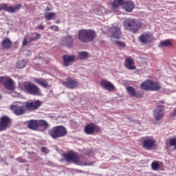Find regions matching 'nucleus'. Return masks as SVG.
<instances>
[{"instance_id": "nucleus-1", "label": "nucleus", "mask_w": 176, "mask_h": 176, "mask_svg": "<svg viewBox=\"0 0 176 176\" xmlns=\"http://www.w3.org/2000/svg\"><path fill=\"white\" fill-rule=\"evenodd\" d=\"M78 38L83 43H89L96 38V32L91 29H82L79 30Z\"/></svg>"}, {"instance_id": "nucleus-2", "label": "nucleus", "mask_w": 176, "mask_h": 176, "mask_svg": "<svg viewBox=\"0 0 176 176\" xmlns=\"http://www.w3.org/2000/svg\"><path fill=\"white\" fill-rule=\"evenodd\" d=\"M63 157L65 159L66 162H68L69 163L72 162V163L78 164V166H93V163H87L85 161L80 162L78 153L73 151H69V153L64 154Z\"/></svg>"}, {"instance_id": "nucleus-3", "label": "nucleus", "mask_w": 176, "mask_h": 176, "mask_svg": "<svg viewBox=\"0 0 176 176\" xmlns=\"http://www.w3.org/2000/svg\"><path fill=\"white\" fill-rule=\"evenodd\" d=\"M140 89L146 91H159L162 89V85L159 82H155L152 80H146L140 85Z\"/></svg>"}, {"instance_id": "nucleus-4", "label": "nucleus", "mask_w": 176, "mask_h": 176, "mask_svg": "<svg viewBox=\"0 0 176 176\" xmlns=\"http://www.w3.org/2000/svg\"><path fill=\"white\" fill-rule=\"evenodd\" d=\"M124 27L127 31L131 32H138L141 28V22L138 19H126L124 21Z\"/></svg>"}, {"instance_id": "nucleus-5", "label": "nucleus", "mask_w": 176, "mask_h": 176, "mask_svg": "<svg viewBox=\"0 0 176 176\" xmlns=\"http://www.w3.org/2000/svg\"><path fill=\"white\" fill-rule=\"evenodd\" d=\"M67 128L64 126H56L48 131V134L56 140V138H61L67 135Z\"/></svg>"}, {"instance_id": "nucleus-6", "label": "nucleus", "mask_w": 176, "mask_h": 176, "mask_svg": "<svg viewBox=\"0 0 176 176\" xmlns=\"http://www.w3.org/2000/svg\"><path fill=\"white\" fill-rule=\"evenodd\" d=\"M23 89L28 94H32V96H42L41 89L31 82H25L23 84Z\"/></svg>"}, {"instance_id": "nucleus-7", "label": "nucleus", "mask_w": 176, "mask_h": 176, "mask_svg": "<svg viewBox=\"0 0 176 176\" xmlns=\"http://www.w3.org/2000/svg\"><path fill=\"white\" fill-rule=\"evenodd\" d=\"M11 111H12L14 115L16 116H20L21 115H24L25 112H27V107H25V104L24 105H19V104H12L10 107Z\"/></svg>"}, {"instance_id": "nucleus-8", "label": "nucleus", "mask_w": 176, "mask_h": 176, "mask_svg": "<svg viewBox=\"0 0 176 176\" xmlns=\"http://www.w3.org/2000/svg\"><path fill=\"white\" fill-rule=\"evenodd\" d=\"M25 108L30 112L32 111H36L41 105H42V102L41 100H35L34 102H25Z\"/></svg>"}, {"instance_id": "nucleus-9", "label": "nucleus", "mask_w": 176, "mask_h": 176, "mask_svg": "<svg viewBox=\"0 0 176 176\" xmlns=\"http://www.w3.org/2000/svg\"><path fill=\"white\" fill-rule=\"evenodd\" d=\"M100 130H101V128L94 123L88 124L85 127V133L88 135L99 133Z\"/></svg>"}, {"instance_id": "nucleus-10", "label": "nucleus", "mask_w": 176, "mask_h": 176, "mask_svg": "<svg viewBox=\"0 0 176 176\" xmlns=\"http://www.w3.org/2000/svg\"><path fill=\"white\" fill-rule=\"evenodd\" d=\"M111 32V38H116V39H120L122 36V32L120 31V27L117 23L113 24V26L110 30Z\"/></svg>"}, {"instance_id": "nucleus-11", "label": "nucleus", "mask_w": 176, "mask_h": 176, "mask_svg": "<svg viewBox=\"0 0 176 176\" xmlns=\"http://www.w3.org/2000/svg\"><path fill=\"white\" fill-rule=\"evenodd\" d=\"M156 146V141L152 138H146L143 140V147L147 151H151Z\"/></svg>"}, {"instance_id": "nucleus-12", "label": "nucleus", "mask_w": 176, "mask_h": 176, "mask_svg": "<svg viewBox=\"0 0 176 176\" xmlns=\"http://www.w3.org/2000/svg\"><path fill=\"white\" fill-rule=\"evenodd\" d=\"M3 85L7 90H14L16 84L14 83V81L9 77H5L4 81L3 82Z\"/></svg>"}, {"instance_id": "nucleus-13", "label": "nucleus", "mask_w": 176, "mask_h": 176, "mask_svg": "<svg viewBox=\"0 0 176 176\" xmlns=\"http://www.w3.org/2000/svg\"><path fill=\"white\" fill-rule=\"evenodd\" d=\"M62 85L63 86H65V87H67V89H76V87H78V81L71 78H66V81H63Z\"/></svg>"}, {"instance_id": "nucleus-14", "label": "nucleus", "mask_w": 176, "mask_h": 176, "mask_svg": "<svg viewBox=\"0 0 176 176\" xmlns=\"http://www.w3.org/2000/svg\"><path fill=\"white\" fill-rule=\"evenodd\" d=\"M153 116L155 120H160L164 116V106L157 107L153 111Z\"/></svg>"}, {"instance_id": "nucleus-15", "label": "nucleus", "mask_w": 176, "mask_h": 176, "mask_svg": "<svg viewBox=\"0 0 176 176\" xmlns=\"http://www.w3.org/2000/svg\"><path fill=\"white\" fill-rule=\"evenodd\" d=\"M0 131H3L8 129V126L10 123V118L9 117L3 116L0 120Z\"/></svg>"}, {"instance_id": "nucleus-16", "label": "nucleus", "mask_w": 176, "mask_h": 176, "mask_svg": "<svg viewBox=\"0 0 176 176\" xmlns=\"http://www.w3.org/2000/svg\"><path fill=\"white\" fill-rule=\"evenodd\" d=\"M62 43L67 47H72L74 46V39L72 36L67 35L62 38Z\"/></svg>"}, {"instance_id": "nucleus-17", "label": "nucleus", "mask_w": 176, "mask_h": 176, "mask_svg": "<svg viewBox=\"0 0 176 176\" xmlns=\"http://www.w3.org/2000/svg\"><path fill=\"white\" fill-rule=\"evenodd\" d=\"M75 61V56L74 55H65L63 56V65L65 67L72 65V63Z\"/></svg>"}, {"instance_id": "nucleus-18", "label": "nucleus", "mask_w": 176, "mask_h": 176, "mask_svg": "<svg viewBox=\"0 0 176 176\" xmlns=\"http://www.w3.org/2000/svg\"><path fill=\"white\" fill-rule=\"evenodd\" d=\"M100 85L103 89L108 90L109 91H113L115 90V86L109 81L102 80L100 82Z\"/></svg>"}, {"instance_id": "nucleus-19", "label": "nucleus", "mask_w": 176, "mask_h": 176, "mask_svg": "<svg viewBox=\"0 0 176 176\" xmlns=\"http://www.w3.org/2000/svg\"><path fill=\"white\" fill-rule=\"evenodd\" d=\"M139 39L141 43H148V42H152V41H153V36L147 33L141 35Z\"/></svg>"}, {"instance_id": "nucleus-20", "label": "nucleus", "mask_w": 176, "mask_h": 176, "mask_svg": "<svg viewBox=\"0 0 176 176\" xmlns=\"http://www.w3.org/2000/svg\"><path fill=\"white\" fill-rule=\"evenodd\" d=\"M125 67L127 68V69H129L131 71H134L135 69V66L133 64H134V59L127 58L125 59Z\"/></svg>"}, {"instance_id": "nucleus-21", "label": "nucleus", "mask_w": 176, "mask_h": 176, "mask_svg": "<svg viewBox=\"0 0 176 176\" xmlns=\"http://www.w3.org/2000/svg\"><path fill=\"white\" fill-rule=\"evenodd\" d=\"M28 129H30V130H38V120H30L28 122Z\"/></svg>"}, {"instance_id": "nucleus-22", "label": "nucleus", "mask_w": 176, "mask_h": 176, "mask_svg": "<svg viewBox=\"0 0 176 176\" xmlns=\"http://www.w3.org/2000/svg\"><path fill=\"white\" fill-rule=\"evenodd\" d=\"M34 82L35 83H37V85H40V86H42L43 87H45V88L49 86V83L47 82V80L42 78H34Z\"/></svg>"}, {"instance_id": "nucleus-23", "label": "nucleus", "mask_w": 176, "mask_h": 176, "mask_svg": "<svg viewBox=\"0 0 176 176\" xmlns=\"http://www.w3.org/2000/svg\"><path fill=\"white\" fill-rule=\"evenodd\" d=\"M123 8L125 9L126 12H131V10L134 9V4L131 1H124Z\"/></svg>"}, {"instance_id": "nucleus-24", "label": "nucleus", "mask_w": 176, "mask_h": 176, "mask_svg": "<svg viewBox=\"0 0 176 176\" xmlns=\"http://www.w3.org/2000/svg\"><path fill=\"white\" fill-rule=\"evenodd\" d=\"M20 9H21V4H16L14 7H7L6 12H8V13H16V12L20 10Z\"/></svg>"}, {"instance_id": "nucleus-25", "label": "nucleus", "mask_w": 176, "mask_h": 176, "mask_svg": "<svg viewBox=\"0 0 176 176\" xmlns=\"http://www.w3.org/2000/svg\"><path fill=\"white\" fill-rule=\"evenodd\" d=\"M1 45L4 49H10L12 47V41L8 38H6L3 40Z\"/></svg>"}, {"instance_id": "nucleus-26", "label": "nucleus", "mask_w": 176, "mask_h": 176, "mask_svg": "<svg viewBox=\"0 0 176 176\" xmlns=\"http://www.w3.org/2000/svg\"><path fill=\"white\" fill-rule=\"evenodd\" d=\"M158 46L159 47H168L170 46H173V42L170 40L162 41Z\"/></svg>"}, {"instance_id": "nucleus-27", "label": "nucleus", "mask_w": 176, "mask_h": 176, "mask_svg": "<svg viewBox=\"0 0 176 176\" xmlns=\"http://www.w3.org/2000/svg\"><path fill=\"white\" fill-rule=\"evenodd\" d=\"M45 19L47 21H50L56 17V13L55 12H45L44 14Z\"/></svg>"}, {"instance_id": "nucleus-28", "label": "nucleus", "mask_w": 176, "mask_h": 176, "mask_svg": "<svg viewBox=\"0 0 176 176\" xmlns=\"http://www.w3.org/2000/svg\"><path fill=\"white\" fill-rule=\"evenodd\" d=\"M49 123L45 120H38V127H44L45 129H49Z\"/></svg>"}, {"instance_id": "nucleus-29", "label": "nucleus", "mask_w": 176, "mask_h": 176, "mask_svg": "<svg viewBox=\"0 0 176 176\" xmlns=\"http://www.w3.org/2000/svg\"><path fill=\"white\" fill-rule=\"evenodd\" d=\"M31 35H32L33 37L30 38V42H34V41H38V39H41V34L38 32L31 33Z\"/></svg>"}, {"instance_id": "nucleus-30", "label": "nucleus", "mask_w": 176, "mask_h": 176, "mask_svg": "<svg viewBox=\"0 0 176 176\" xmlns=\"http://www.w3.org/2000/svg\"><path fill=\"white\" fill-rule=\"evenodd\" d=\"M124 4V0H114L112 3L113 8H119Z\"/></svg>"}, {"instance_id": "nucleus-31", "label": "nucleus", "mask_w": 176, "mask_h": 176, "mask_svg": "<svg viewBox=\"0 0 176 176\" xmlns=\"http://www.w3.org/2000/svg\"><path fill=\"white\" fill-rule=\"evenodd\" d=\"M78 57L80 60H86V58H89V52H78Z\"/></svg>"}, {"instance_id": "nucleus-32", "label": "nucleus", "mask_w": 176, "mask_h": 176, "mask_svg": "<svg viewBox=\"0 0 176 176\" xmlns=\"http://www.w3.org/2000/svg\"><path fill=\"white\" fill-rule=\"evenodd\" d=\"M126 90H127L129 94H130V96H131L132 97H135V96H137V93L135 92V90L134 89V87H128L126 88Z\"/></svg>"}, {"instance_id": "nucleus-33", "label": "nucleus", "mask_w": 176, "mask_h": 176, "mask_svg": "<svg viewBox=\"0 0 176 176\" xmlns=\"http://www.w3.org/2000/svg\"><path fill=\"white\" fill-rule=\"evenodd\" d=\"M27 65V62L25 60H22L16 63V68H24Z\"/></svg>"}, {"instance_id": "nucleus-34", "label": "nucleus", "mask_w": 176, "mask_h": 176, "mask_svg": "<svg viewBox=\"0 0 176 176\" xmlns=\"http://www.w3.org/2000/svg\"><path fill=\"white\" fill-rule=\"evenodd\" d=\"M151 168L154 171H157L159 170V163L157 162H152Z\"/></svg>"}, {"instance_id": "nucleus-35", "label": "nucleus", "mask_w": 176, "mask_h": 176, "mask_svg": "<svg viewBox=\"0 0 176 176\" xmlns=\"http://www.w3.org/2000/svg\"><path fill=\"white\" fill-rule=\"evenodd\" d=\"M169 145H170V146H175V148H176V139L175 138H171L169 140Z\"/></svg>"}, {"instance_id": "nucleus-36", "label": "nucleus", "mask_w": 176, "mask_h": 176, "mask_svg": "<svg viewBox=\"0 0 176 176\" xmlns=\"http://www.w3.org/2000/svg\"><path fill=\"white\" fill-rule=\"evenodd\" d=\"M0 10H5L6 12H7L8 5L6 3L0 4Z\"/></svg>"}, {"instance_id": "nucleus-37", "label": "nucleus", "mask_w": 176, "mask_h": 176, "mask_svg": "<svg viewBox=\"0 0 176 176\" xmlns=\"http://www.w3.org/2000/svg\"><path fill=\"white\" fill-rule=\"evenodd\" d=\"M85 152L87 153L85 154V156H91L93 155V151L91 149H87Z\"/></svg>"}, {"instance_id": "nucleus-38", "label": "nucleus", "mask_w": 176, "mask_h": 176, "mask_svg": "<svg viewBox=\"0 0 176 176\" xmlns=\"http://www.w3.org/2000/svg\"><path fill=\"white\" fill-rule=\"evenodd\" d=\"M49 28L50 30H52V31H56V32L58 31L59 30L58 26L57 25H52Z\"/></svg>"}, {"instance_id": "nucleus-39", "label": "nucleus", "mask_w": 176, "mask_h": 176, "mask_svg": "<svg viewBox=\"0 0 176 176\" xmlns=\"http://www.w3.org/2000/svg\"><path fill=\"white\" fill-rule=\"evenodd\" d=\"M116 45L120 46V47H124V46H126V44L122 41H116Z\"/></svg>"}, {"instance_id": "nucleus-40", "label": "nucleus", "mask_w": 176, "mask_h": 176, "mask_svg": "<svg viewBox=\"0 0 176 176\" xmlns=\"http://www.w3.org/2000/svg\"><path fill=\"white\" fill-rule=\"evenodd\" d=\"M41 151L43 152V153H49V149H47L46 147H42Z\"/></svg>"}, {"instance_id": "nucleus-41", "label": "nucleus", "mask_w": 176, "mask_h": 176, "mask_svg": "<svg viewBox=\"0 0 176 176\" xmlns=\"http://www.w3.org/2000/svg\"><path fill=\"white\" fill-rule=\"evenodd\" d=\"M16 160L19 163H27V161L25 160V159H23L22 157H19L16 159Z\"/></svg>"}, {"instance_id": "nucleus-42", "label": "nucleus", "mask_w": 176, "mask_h": 176, "mask_svg": "<svg viewBox=\"0 0 176 176\" xmlns=\"http://www.w3.org/2000/svg\"><path fill=\"white\" fill-rule=\"evenodd\" d=\"M22 45H23V46H27V45H28V41L27 40V37H24Z\"/></svg>"}, {"instance_id": "nucleus-43", "label": "nucleus", "mask_w": 176, "mask_h": 176, "mask_svg": "<svg viewBox=\"0 0 176 176\" xmlns=\"http://www.w3.org/2000/svg\"><path fill=\"white\" fill-rule=\"evenodd\" d=\"M50 6H51L50 5H48V6L46 7V8H45V13L49 12H50V10H52V7H50Z\"/></svg>"}, {"instance_id": "nucleus-44", "label": "nucleus", "mask_w": 176, "mask_h": 176, "mask_svg": "<svg viewBox=\"0 0 176 176\" xmlns=\"http://www.w3.org/2000/svg\"><path fill=\"white\" fill-rule=\"evenodd\" d=\"M37 28L38 30H45V26H43V25H39L38 26H37Z\"/></svg>"}, {"instance_id": "nucleus-45", "label": "nucleus", "mask_w": 176, "mask_h": 176, "mask_svg": "<svg viewBox=\"0 0 176 176\" xmlns=\"http://www.w3.org/2000/svg\"><path fill=\"white\" fill-rule=\"evenodd\" d=\"M5 80V76H0V84L3 83Z\"/></svg>"}, {"instance_id": "nucleus-46", "label": "nucleus", "mask_w": 176, "mask_h": 176, "mask_svg": "<svg viewBox=\"0 0 176 176\" xmlns=\"http://www.w3.org/2000/svg\"><path fill=\"white\" fill-rule=\"evenodd\" d=\"M56 24H60V20H56Z\"/></svg>"}, {"instance_id": "nucleus-47", "label": "nucleus", "mask_w": 176, "mask_h": 176, "mask_svg": "<svg viewBox=\"0 0 176 176\" xmlns=\"http://www.w3.org/2000/svg\"><path fill=\"white\" fill-rule=\"evenodd\" d=\"M160 102L161 104H164V102L163 100H161Z\"/></svg>"}, {"instance_id": "nucleus-48", "label": "nucleus", "mask_w": 176, "mask_h": 176, "mask_svg": "<svg viewBox=\"0 0 176 176\" xmlns=\"http://www.w3.org/2000/svg\"><path fill=\"white\" fill-rule=\"evenodd\" d=\"M0 98H2V96L0 95Z\"/></svg>"}, {"instance_id": "nucleus-49", "label": "nucleus", "mask_w": 176, "mask_h": 176, "mask_svg": "<svg viewBox=\"0 0 176 176\" xmlns=\"http://www.w3.org/2000/svg\"><path fill=\"white\" fill-rule=\"evenodd\" d=\"M11 157H12V159H13V157H13V156H11Z\"/></svg>"}]
</instances>
